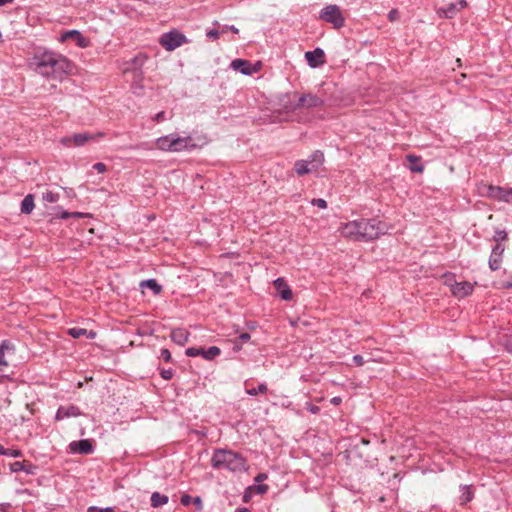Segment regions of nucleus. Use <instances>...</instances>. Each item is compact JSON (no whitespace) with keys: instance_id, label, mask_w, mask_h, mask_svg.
Listing matches in <instances>:
<instances>
[{"instance_id":"14","label":"nucleus","mask_w":512,"mask_h":512,"mask_svg":"<svg viewBox=\"0 0 512 512\" xmlns=\"http://www.w3.org/2000/svg\"><path fill=\"white\" fill-rule=\"evenodd\" d=\"M173 152L191 151L197 147L191 136L181 137L172 134Z\"/></svg>"},{"instance_id":"32","label":"nucleus","mask_w":512,"mask_h":512,"mask_svg":"<svg viewBox=\"0 0 512 512\" xmlns=\"http://www.w3.org/2000/svg\"><path fill=\"white\" fill-rule=\"evenodd\" d=\"M59 197L58 193H54L52 191H47L43 193L42 196L43 200L49 203H56L59 200Z\"/></svg>"},{"instance_id":"20","label":"nucleus","mask_w":512,"mask_h":512,"mask_svg":"<svg viewBox=\"0 0 512 512\" xmlns=\"http://www.w3.org/2000/svg\"><path fill=\"white\" fill-rule=\"evenodd\" d=\"M69 448L73 453L90 454L93 452V445L88 439L73 441L69 444Z\"/></svg>"},{"instance_id":"7","label":"nucleus","mask_w":512,"mask_h":512,"mask_svg":"<svg viewBox=\"0 0 512 512\" xmlns=\"http://www.w3.org/2000/svg\"><path fill=\"white\" fill-rule=\"evenodd\" d=\"M323 105H324L323 98H321L317 95L308 93V94H303V95L299 96L297 102H295L294 104H291L289 107L286 106V108L291 111H295V110H298L301 108L310 109V108L321 107Z\"/></svg>"},{"instance_id":"23","label":"nucleus","mask_w":512,"mask_h":512,"mask_svg":"<svg viewBox=\"0 0 512 512\" xmlns=\"http://www.w3.org/2000/svg\"><path fill=\"white\" fill-rule=\"evenodd\" d=\"M274 286L283 300L289 301L292 299V291L283 278H277L274 281Z\"/></svg>"},{"instance_id":"62","label":"nucleus","mask_w":512,"mask_h":512,"mask_svg":"<svg viewBox=\"0 0 512 512\" xmlns=\"http://www.w3.org/2000/svg\"><path fill=\"white\" fill-rule=\"evenodd\" d=\"M234 350H235V351L240 350V346H238V345H236V344H235V346H234Z\"/></svg>"},{"instance_id":"30","label":"nucleus","mask_w":512,"mask_h":512,"mask_svg":"<svg viewBox=\"0 0 512 512\" xmlns=\"http://www.w3.org/2000/svg\"><path fill=\"white\" fill-rule=\"evenodd\" d=\"M407 160L412 164L410 166V170L412 172L421 173L424 170V167L421 164H418L419 158L415 155H407Z\"/></svg>"},{"instance_id":"5","label":"nucleus","mask_w":512,"mask_h":512,"mask_svg":"<svg viewBox=\"0 0 512 512\" xmlns=\"http://www.w3.org/2000/svg\"><path fill=\"white\" fill-rule=\"evenodd\" d=\"M319 19L332 24L333 28L340 29L345 25V18L338 5H326L319 14Z\"/></svg>"},{"instance_id":"38","label":"nucleus","mask_w":512,"mask_h":512,"mask_svg":"<svg viewBox=\"0 0 512 512\" xmlns=\"http://www.w3.org/2000/svg\"><path fill=\"white\" fill-rule=\"evenodd\" d=\"M160 375L165 380H170L173 377V370L172 369H163L160 372Z\"/></svg>"},{"instance_id":"40","label":"nucleus","mask_w":512,"mask_h":512,"mask_svg":"<svg viewBox=\"0 0 512 512\" xmlns=\"http://www.w3.org/2000/svg\"><path fill=\"white\" fill-rule=\"evenodd\" d=\"M160 355L165 362H170L172 359L171 352L168 349H162Z\"/></svg>"},{"instance_id":"27","label":"nucleus","mask_w":512,"mask_h":512,"mask_svg":"<svg viewBox=\"0 0 512 512\" xmlns=\"http://www.w3.org/2000/svg\"><path fill=\"white\" fill-rule=\"evenodd\" d=\"M34 206V197L32 194H28L21 202V212L24 214H30L34 209Z\"/></svg>"},{"instance_id":"55","label":"nucleus","mask_w":512,"mask_h":512,"mask_svg":"<svg viewBox=\"0 0 512 512\" xmlns=\"http://www.w3.org/2000/svg\"><path fill=\"white\" fill-rule=\"evenodd\" d=\"M267 489H268L267 485H260V486H258V491L260 493H265L267 491Z\"/></svg>"},{"instance_id":"1","label":"nucleus","mask_w":512,"mask_h":512,"mask_svg":"<svg viewBox=\"0 0 512 512\" xmlns=\"http://www.w3.org/2000/svg\"><path fill=\"white\" fill-rule=\"evenodd\" d=\"M36 71L49 79L62 80L70 74L72 63L64 55L54 51H43L33 57Z\"/></svg>"},{"instance_id":"35","label":"nucleus","mask_w":512,"mask_h":512,"mask_svg":"<svg viewBox=\"0 0 512 512\" xmlns=\"http://www.w3.org/2000/svg\"><path fill=\"white\" fill-rule=\"evenodd\" d=\"M311 204H312L313 206H317V207H318V208H320V209H325V208H327V202H326V200L321 199V198L313 199V200L311 201Z\"/></svg>"},{"instance_id":"31","label":"nucleus","mask_w":512,"mask_h":512,"mask_svg":"<svg viewBox=\"0 0 512 512\" xmlns=\"http://www.w3.org/2000/svg\"><path fill=\"white\" fill-rule=\"evenodd\" d=\"M268 391V387L265 383H261L257 388L246 389V393L251 396H256L258 394H264Z\"/></svg>"},{"instance_id":"50","label":"nucleus","mask_w":512,"mask_h":512,"mask_svg":"<svg viewBox=\"0 0 512 512\" xmlns=\"http://www.w3.org/2000/svg\"><path fill=\"white\" fill-rule=\"evenodd\" d=\"M164 115H165V113L163 111H161L155 115L154 120L157 122H160V121L164 120Z\"/></svg>"},{"instance_id":"39","label":"nucleus","mask_w":512,"mask_h":512,"mask_svg":"<svg viewBox=\"0 0 512 512\" xmlns=\"http://www.w3.org/2000/svg\"><path fill=\"white\" fill-rule=\"evenodd\" d=\"M22 455H23V453L19 449H8L6 456H10V457H14V458H19Z\"/></svg>"},{"instance_id":"45","label":"nucleus","mask_w":512,"mask_h":512,"mask_svg":"<svg viewBox=\"0 0 512 512\" xmlns=\"http://www.w3.org/2000/svg\"><path fill=\"white\" fill-rule=\"evenodd\" d=\"M353 362L357 366H362L365 363V360H364L363 356H361V355H354Z\"/></svg>"},{"instance_id":"54","label":"nucleus","mask_w":512,"mask_h":512,"mask_svg":"<svg viewBox=\"0 0 512 512\" xmlns=\"http://www.w3.org/2000/svg\"><path fill=\"white\" fill-rule=\"evenodd\" d=\"M265 479H267V475L264 474V473L258 474L257 477L255 478V480L257 482H260V481L265 480Z\"/></svg>"},{"instance_id":"2","label":"nucleus","mask_w":512,"mask_h":512,"mask_svg":"<svg viewBox=\"0 0 512 512\" xmlns=\"http://www.w3.org/2000/svg\"><path fill=\"white\" fill-rule=\"evenodd\" d=\"M214 469H225L238 472L245 469L246 459L239 453L231 450L216 449L211 459Z\"/></svg>"},{"instance_id":"11","label":"nucleus","mask_w":512,"mask_h":512,"mask_svg":"<svg viewBox=\"0 0 512 512\" xmlns=\"http://www.w3.org/2000/svg\"><path fill=\"white\" fill-rule=\"evenodd\" d=\"M231 68L240 71L243 75H252L260 71L261 62L251 63L244 59H235L231 62Z\"/></svg>"},{"instance_id":"46","label":"nucleus","mask_w":512,"mask_h":512,"mask_svg":"<svg viewBox=\"0 0 512 512\" xmlns=\"http://www.w3.org/2000/svg\"><path fill=\"white\" fill-rule=\"evenodd\" d=\"M399 17V13L396 9H392L389 13H388V19L390 21H395L397 20Z\"/></svg>"},{"instance_id":"9","label":"nucleus","mask_w":512,"mask_h":512,"mask_svg":"<svg viewBox=\"0 0 512 512\" xmlns=\"http://www.w3.org/2000/svg\"><path fill=\"white\" fill-rule=\"evenodd\" d=\"M104 136H105V134L103 132H98L96 134L78 133V134H74L70 137L62 138L61 143L64 144L65 146L74 145V146L80 147V146L85 145L90 140H96V139L102 138Z\"/></svg>"},{"instance_id":"42","label":"nucleus","mask_w":512,"mask_h":512,"mask_svg":"<svg viewBox=\"0 0 512 512\" xmlns=\"http://www.w3.org/2000/svg\"><path fill=\"white\" fill-rule=\"evenodd\" d=\"M306 409L312 414H317L320 411V408L318 406L311 404L309 402L306 403Z\"/></svg>"},{"instance_id":"28","label":"nucleus","mask_w":512,"mask_h":512,"mask_svg":"<svg viewBox=\"0 0 512 512\" xmlns=\"http://www.w3.org/2000/svg\"><path fill=\"white\" fill-rule=\"evenodd\" d=\"M168 500V496L160 494L159 492H154L151 495V506L154 508L163 506L168 503Z\"/></svg>"},{"instance_id":"18","label":"nucleus","mask_w":512,"mask_h":512,"mask_svg":"<svg viewBox=\"0 0 512 512\" xmlns=\"http://www.w3.org/2000/svg\"><path fill=\"white\" fill-rule=\"evenodd\" d=\"M324 51L321 48H316L313 51H307L305 58L310 67L316 68L324 63Z\"/></svg>"},{"instance_id":"59","label":"nucleus","mask_w":512,"mask_h":512,"mask_svg":"<svg viewBox=\"0 0 512 512\" xmlns=\"http://www.w3.org/2000/svg\"><path fill=\"white\" fill-rule=\"evenodd\" d=\"M236 512H249L247 508H238Z\"/></svg>"},{"instance_id":"36","label":"nucleus","mask_w":512,"mask_h":512,"mask_svg":"<svg viewBox=\"0 0 512 512\" xmlns=\"http://www.w3.org/2000/svg\"><path fill=\"white\" fill-rule=\"evenodd\" d=\"M88 512H114V509L111 507L99 508L96 506H91L88 508Z\"/></svg>"},{"instance_id":"26","label":"nucleus","mask_w":512,"mask_h":512,"mask_svg":"<svg viewBox=\"0 0 512 512\" xmlns=\"http://www.w3.org/2000/svg\"><path fill=\"white\" fill-rule=\"evenodd\" d=\"M460 489H461V495H460L459 499H460V503L462 505H464L473 499L474 492H473L472 486H470V485L460 486Z\"/></svg>"},{"instance_id":"43","label":"nucleus","mask_w":512,"mask_h":512,"mask_svg":"<svg viewBox=\"0 0 512 512\" xmlns=\"http://www.w3.org/2000/svg\"><path fill=\"white\" fill-rule=\"evenodd\" d=\"M219 34H220V33H219V31H218V30H216V29H211V30H209V31L207 32V34H206V35H207V37H208L209 39L216 40V39H218V38H219Z\"/></svg>"},{"instance_id":"22","label":"nucleus","mask_w":512,"mask_h":512,"mask_svg":"<svg viewBox=\"0 0 512 512\" xmlns=\"http://www.w3.org/2000/svg\"><path fill=\"white\" fill-rule=\"evenodd\" d=\"M68 39H74L77 45L81 48H85L88 46V40L85 37H83V35L78 30L66 31L60 37L61 42H65Z\"/></svg>"},{"instance_id":"34","label":"nucleus","mask_w":512,"mask_h":512,"mask_svg":"<svg viewBox=\"0 0 512 512\" xmlns=\"http://www.w3.org/2000/svg\"><path fill=\"white\" fill-rule=\"evenodd\" d=\"M507 238H508L507 232L504 230H496V232L493 236V240L496 242V244L507 240Z\"/></svg>"},{"instance_id":"10","label":"nucleus","mask_w":512,"mask_h":512,"mask_svg":"<svg viewBox=\"0 0 512 512\" xmlns=\"http://www.w3.org/2000/svg\"><path fill=\"white\" fill-rule=\"evenodd\" d=\"M452 276H446V284L450 287L451 293L457 298H464L473 292L474 285L470 282L463 281L451 282Z\"/></svg>"},{"instance_id":"19","label":"nucleus","mask_w":512,"mask_h":512,"mask_svg":"<svg viewBox=\"0 0 512 512\" xmlns=\"http://www.w3.org/2000/svg\"><path fill=\"white\" fill-rule=\"evenodd\" d=\"M467 5L465 0H459L458 3H450L446 8L438 9L437 13L440 17L452 18L455 14Z\"/></svg>"},{"instance_id":"3","label":"nucleus","mask_w":512,"mask_h":512,"mask_svg":"<svg viewBox=\"0 0 512 512\" xmlns=\"http://www.w3.org/2000/svg\"><path fill=\"white\" fill-rule=\"evenodd\" d=\"M360 229V241H372L388 232L387 223L377 219H358Z\"/></svg>"},{"instance_id":"61","label":"nucleus","mask_w":512,"mask_h":512,"mask_svg":"<svg viewBox=\"0 0 512 512\" xmlns=\"http://www.w3.org/2000/svg\"><path fill=\"white\" fill-rule=\"evenodd\" d=\"M505 286H506L507 288H511V287H512V282H508Z\"/></svg>"},{"instance_id":"49","label":"nucleus","mask_w":512,"mask_h":512,"mask_svg":"<svg viewBox=\"0 0 512 512\" xmlns=\"http://www.w3.org/2000/svg\"><path fill=\"white\" fill-rule=\"evenodd\" d=\"M250 338H251L250 334H249V333H246V332H245V333L240 334V336H239V339H240L242 342H247V341H249V340H250Z\"/></svg>"},{"instance_id":"4","label":"nucleus","mask_w":512,"mask_h":512,"mask_svg":"<svg viewBox=\"0 0 512 512\" xmlns=\"http://www.w3.org/2000/svg\"><path fill=\"white\" fill-rule=\"evenodd\" d=\"M323 162L324 154L321 151L316 150L309 156L308 159L296 161L294 169L299 176H303L317 171Z\"/></svg>"},{"instance_id":"13","label":"nucleus","mask_w":512,"mask_h":512,"mask_svg":"<svg viewBox=\"0 0 512 512\" xmlns=\"http://www.w3.org/2000/svg\"><path fill=\"white\" fill-rule=\"evenodd\" d=\"M487 196L493 200L512 202V188H503L500 186H488Z\"/></svg>"},{"instance_id":"53","label":"nucleus","mask_w":512,"mask_h":512,"mask_svg":"<svg viewBox=\"0 0 512 512\" xmlns=\"http://www.w3.org/2000/svg\"><path fill=\"white\" fill-rule=\"evenodd\" d=\"M87 215L88 214H84V213H81V212H72L71 213V217H77V218H82V217H85Z\"/></svg>"},{"instance_id":"52","label":"nucleus","mask_w":512,"mask_h":512,"mask_svg":"<svg viewBox=\"0 0 512 512\" xmlns=\"http://www.w3.org/2000/svg\"><path fill=\"white\" fill-rule=\"evenodd\" d=\"M341 401H342V399L339 396L333 397L331 399V403L334 404V405H339L341 403Z\"/></svg>"},{"instance_id":"6","label":"nucleus","mask_w":512,"mask_h":512,"mask_svg":"<svg viewBox=\"0 0 512 512\" xmlns=\"http://www.w3.org/2000/svg\"><path fill=\"white\" fill-rule=\"evenodd\" d=\"M15 346L8 340H3L0 343V383L9 377L10 364L6 358L7 354H13Z\"/></svg>"},{"instance_id":"33","label":"nucleus","mask_w":512,"mask_h":512,"mask_svg":"<svg viewBox=\"0 0 512 512\" xmlns=\"http://www.w3.org/2000/svg\"><path fill=\"white\" fill-rule=\"evenodd\" d=\"M87 333L88 331L86 329L78 327L70 328L68 330V334L73 338H80L81 336L86 335Z\"/></svg>"},{"instance_id":"60","label":"nucleus","mask_w":512,"mask_h":512,"mask_svg":"<svg viewBox=\"0 0 512 512\" xmlns=\"http://www.w3.org/2000/svg\"><path fill=\"white\" fill-rule=\"evenodd\" d=\"M94 336H95V333L93 331H90L88 337L93 338Z\"/></svg>"},{"instance_id":"8","label":"nucleus","mask_w":512,"mask_h":512,"mask_svg":"<svg viewBox=\"0 0 512 512\" xmlns=\"http://www.w3.org/2000/svg\"><path fill=\"white\" fill-rule=\"evenodd\" d=\"M159 42L166 50L173 51L186 42V37L184 34L174 30L164 33Z\"/></svg>"},{"instance_id":"51","label":"nucleus","mask_w":512,"mask_h":512,"mask_svg":"<svg viewBox=\"0 0 512 512\" xmlns=\"http://www.w3.org/2000/svg\"><path fill=\"white\" fill-rule=\"evenodd\" d=\"M71 217V213L70 212H67V211H63L60 215H59V218L61 219H68Z\"/></svg>"},{"instance_id":"37","label":"nucleus","mask_w":512,"mask_h":512,"mask_svg":"<svg viewBox=\"0 0 512 512\" xmlns=\"http://www.w3.org/2000/svg\"><path fill=\"white\" fill-rule=\"evenodd\" d=\"M146 60V56L143 55V54H139L137 56H135L132 60V62L135 64V65H139V66H142L144 64Z\"/></svg>"},{"instance_id":"41","label":"nucleus","mask_w":512,"mask_h":512,"mask_svg":"<svg viewBox=\"0 0 512 512\" xmlns=\"http://www.w3.org/2000/svg\"><path fill=\"white\" fill-rule=\"evenodd\" d=\"M93 168L98 173H104L107 170V166L104 163H102V162H98V163L94 164Z\"/></svg>"},{"instance_id":"58","label":"nucleus","mask_w":512,"mask_h":512,"mask_svg":"<svg viewBox=\"0 0 512 512\" xmlns=\"http://www.w3.org/2000/svg\"><path fill=\"white\" fill-rule=\"evenodd\" d=\"M14 0H0V6H4L5 4L12 3Z\"/></svg>"},{"instance_id":"16","label":"nucleus","mask_w":512,"mask_h":512,"mask_svg":"<svg viewBox=\"0 0 512 512\" xmlns=\"http://www.w3.org/2000/svg\"><path fill=\"white\" fill-rule=\"evenodd\" d=\"M504 251L505 247L501 243H498L493 247L489 258V268L492 271H496L500 268Z\"/></svg>"},{"instance_id":"57","label":"nucleus","mask_w":512,"mask_h":512,"mask_svg":"<svg viewBox=\"0 0 512 512\" xmlns=\"http://www.w3.org/2000/svg\"><path fill=\"white\" fill-rule=\"evenodd\" d=\"M21 495H31V491L29 489H22L18 491Z\"/></svg>"},{"instance_id":"17","label":"nucleus","mask_w":512,"mask_h":512,"mask_svg":"<svg viewBox=\"0 0 512 512\" xmlns=\"http://www.w3.org/2000/svg\"><path fill=\"white\" fill-rule=\"evenodd\" d=\"M37 465L31 463L28 460L15 461L10 464V471L17 473L20 471L25 472L27 475H34L37 471Z\"/></svg>"},{"instance_id":"47","label":"nucleus","mask_w":512,"mask_h":512,"mask_svg":"<svg viewBox=\"0 0 512 512\" xmlns=\"http://www.w3.org/2000/svg\"><path fill=\"white\" fill-rule=\"evenodd\" d=\"M193 503L195 504V506L198 510H202L203 504H202V500L199 496H197L193 499Z\"/></svg>"},{"instance_id":"15","label":"nucleus","mask_w":512,"mask_h":512,"mask_svg":"<svg viewBox=\"0 0 512 512\" xmlns=\"http://www.w3.org/2000/svg\"><path fill=\"white\" fill-rule=\"evenodd\" d=\"M340 233L346 238L360 241V229L358 227V220L350 221L340 227Z\"/></svg>"},{"instance_id":"12","label":"nucleus","mask_w":512,"mask_h":512,"mask_svg":"<svg viewBox=\"0 0 512 512\" xmlns=\"http://www.w3.org/2000/svg\"><path fill=\"white\" fill-rule=\"evenodd\" d=\"M221 350L217 346H211L208 349L189 347L186 349L185 354L189 357L202 356L206 360H213L220 355Z\"/></svg>"},{"instance_id":"29","label":"nucleus","mask_w":512,"mask_h":512,"mask_svg":"<svg viewBox=\"0 0 512 512\" xmlns=\"http://www.w3.org/2000/svg\"><path fill=\"white\" fill-rule=\"evenodd\" d=\"M140 286L142 288L147 287L151 289L154 292V294H159L162 290L161 285H159L155 279L144 280L141 282Z\"/></svg>"},{"instance_id":"48","label":"nucleus","mask_w":512,"mask_h":512,"mask_svg":"<svg viewBox=\"0 0 512 512\" xmlns=\"http://www.w3.org/2000/svg\"><path fill=\"white\" fill-rule=\"evenodd\" d=\"M227 30L233 32L234 34H238L239 33L238 28H236L234 25H231V26L225 25L224 28H223V32H225Z\"/></svg>"},{"instance_id":"24","label":"nucleus","mask_w":512,"mask_h":512,"mask_svg":"<svg viewBox=\"0 0 512 512\" xmlns=\"http://www.w3.org/2000/svg\"><path fill=\"white\" fill-rule=\"evenodd\" d=\"M190 333L184 328H176L171 331V340L177 345L184 346L189 339Z\"/></svg>"},{"instance_id":"44","label":"nucleus","mask_w":512,"mask_h":512,"mask_svg":"<svg viewBox=\"0 0 512 512\" xmlns=\"http://www.w3.org/2000/svg\"><path fill=\"white\" fill-rule=\"evenodd\" d=\"M181 504L184 505V506H188L192 501V497L188 494H184L182 497H181Z\"/></svg>"},{"instance_id":"25","label":"nucleus","mask_w":512,"mask_h":512,"mask_svg":"<svg viewBox=\"0 0 512 512\" xmlns=\"http://www.w3.org/2000/svg\"><path fill=\"white\" fill-rule=\"evenodd\" d=\"M172 134L161 136L156 140V146L161 151L173 152Z\"/></svg>"},{"instance_id":"56","label":"nucleus","mask_w":512,"mask_h":512,"mask_svg":"<svg viewBox=\"0 0 512 512\" xmlns=\"http://www.w3.org/2000/svg\"><path fill=\"white\" fill-rule=\"evenodd\" d=\"M8 448H5L2 444H0V455H7Z\"/></svg>"},{"instance_id":"21","label":"nucleus","mask_w":512,"mask_h":512,"mask_svg":"<svg viewBox=\"0 0 512 512\" xmlns=\"http://www.w3.org/2000/svg\"><path fill=\"white\" fill-rule=\"evenodd\" d=\"M80 415L81 411L75 405L60 406L56 412L55 419L59 421L69 417H77Z\"/></svg>"}]
</instances>
